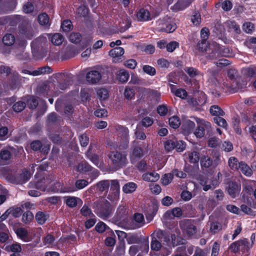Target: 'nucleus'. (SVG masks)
<instances>
[{"instance_id": "obj_1", "label": "nucleus", "mask_w": 256, "mask_h": 256, "mask_svg": "<svg viewBox=\"0 0 256 256\" xmlns=\"http://www.w3.org/2000/svg\"><path fill=\"white\" fill-rule=\"evenodd\" d=\"M60 183H55L54 182H50L48 179H42L40 181H38L35 184V187L36 189L42 191L48 192H72L76 190L74 187H64L60 188Z\"/></svg>"}, {"instance_id": "obj_2", "label": "nucleus", "mask_w": 256, "mask_h": 256, "mask_svg": "<svg viewBox=\"0 0 256 256\" xmlns=\"http://www.w3.org/2000/svg\"><path fill=\"white\" fill-rule=\"evenodd\" d=\"M109 158L114 166L117 169L126 166L128 162L126 155L117 151L111 152Z\"/></svg>"}, {"instance_id": "obj_3", "label": "nucleus", "mask_w": 256, "mask_h": 256, "mask_svg": "<svg viewBox=\"0 0 256 256\" xmlns=\"http://www.w3.org/2000/svg\"><path fill=\"white\" fill-rule=\"evenodd\" d=\"M193 118L197 123V128L194 132V134L196 138H202L204 137L205 131H207L208 132H212V127L210 122L198 118L194 117Z\"/></svg>"}, {"instance_id": "obj_4", "label": "nucleus", "mask_w": 256, "mask_h": 256, "mask_svg": "<svg viewBox=\"0 0 256 256\" xmlns=\"http://www.w3.org/2000/svg\"><path fill=\"white\" fill-rule=\"evenodd\" d=\"M116 130L118 134L122 138V141L118 146V148L120 150L126 149L128 146L129 144L128 130L122 126H118Z\"/></svg>"}, {"instance_id": "obj_5", "label": "nucleus", "mask_w": 256, "mask_h": 256, "mask_svg": "<svg viewBox=\"0 0 256 256\" xmlns=\"http://www.w3.org/2000/svg\"><path fill=\"white\" fill-rule=\"evenodd\" d=\"M157 29L159 32H172L176 28V24L170 18L165 20H160L158 22Z\"/></svg>"}, {"instance_id": "obj_6", "label": "nucleus", "mask_w": 256, "mask_h": 256, "mask_svg": "<svg viewBox=\"0 0 256 256\" xmlns=\"http://www.w3.org/2000/svg\"><path fill=\"white\" fill-rule=\"evenodd\" d=\"M198 180L200 184L202 186L203 190L204 191L214 188L219 184L216 180L210 181L209 178L206 176H200Z\"/></svg>"}, {"instance_id": "obj_7", "label": "nucleus", "mask_w": 256, "mask_h": 256, "mask_svg": "<svg viewBox=\"0 0 256 256\" xmlns=\"http://www.w3.org/2000/svg\"><path fill=\"white\" fill-rule=\"evenodd\" d=\"M180 227L188 236H194L196 232V228L190 220H186L182 222L180 224Z\"/></svg>"}, {"instance_id": "obj_8", "label": "nucleus", "mask_w": 256, "mask_h": 256, "mask_svg": "<svg viewBox=\"0 0 256 256\" xmlns=\"http://www.w3.org/2000/svg\"><path fill=\"white\" fill-rule=\"evenodd\" d=\"M193 0H178V2L172 6L171 9L174 12L182 10L188 6ZM174 0H166L168 5L172 3Z\"/></svg>"}, {"instance_id": "obj_9", "label": "nucleus", "mask_w": 256, "mask_h": 256, "mask_svg": "<svg viewBox=\"0 0 256 256\" xmlns=\"http://www.w3.org/2000/svg\"><path fill=\"white\" fill-rule=\"evenodd\" d=\"M155 16L151 14L148 10L141 8L137 12L136 17L138 21L145 22L151 20Z\"/></svg>"}, {"instance_id": "obj_10", "label": "nucleus", "mask_w": 256, "mask_h": 256, "mask_svg": "<svg viewBox=\"0 0 256 256\" xmlns=\"http://www.w3.org/2000/svg\"><path fill=\"white\" fill-rule=\"evenodd\" d=\"M124 52V49L122 47H116L110 50L109 54L113 58V62H118L120 60V58Z\"/></svg>"}, {"instance_id": "obj_11", "label": "nucleus", "mask_w": 256, "mask_h": 256, "mask_svg": "<svg viewBox=\"0 0 256 256\" xmlns=\"http://www.w3.org/2000/svg\"><path fill=\"white\" fill-rule=\"evenodd\" d=\"M101 77V74L98 71L92 70L86 74V79L88 82L94 84L98 82Z\"/></svg>"}, {"instance_id": "obj_12", "label": "nucleus", "mask_w": 256, "mask_h": 256, "mask_svg": "<svg viewBox=\"0 0 256 256\" xmlns=\"http://www.w3.org/2000/svg\"><path fill=\"white\" fill-rule=\"evenodd\" d=\"M240 190V185L234 182H230L228 184V192L231 197L236 198L239 194Z\"/></svg>"}, {"instance_id": "obj_13", "label": "nucleus", "mask_w": 256, "mask_h": 256, "mask_svg": "<svg viewBox=\"0 0 256 256\" xmlns=\"http://www.w3.org/2000/svg\"><path fill=\"white\" fill-rule=\"evenodd\" d=\"M182 212L180 208H176L172 210H168L166 212L163 216V218L165 220L172 219L174 217L179 218L182 216Z\"/></svg>"}, {"instance_id": "obj_14", "label": "nucleus", "mask_w": 256, "mask_h": 256, "mask_svg": "<svg viewBox=\"0 0 256 256\" xmlns=\"http://www.w3.org/2000/svg\"><path fill=\"white\" fill-rule=\"evenodd\" d=\"M195 124L194 122L190 120H186L182 124V128L184 133L185 134L192 132L195 128Z\"/></svg>"}, {"instance_id": "obj_15", "label": "nucleus", "mask_w": 256, "mask_h": 256, "mask_svg": "<svg viewBox=\"0 0 256 256\" xmlns=\"http://www.w3.org/2000/svg\"><path fill=\"white\" fill-rule=\"evenodd\" d=\"M143 156V150L140 147L134 148L130 154V158L132 163L136 162Z\"/></svg>"}, {"instance_id": "obj_16", "label": "nucleus", "mask_w": 256, "mask_h": 256, "mask_svg": "<svg viewBox=\"0 0 256 256\" xmlns=\"http://www.w3.org/2000/svg\"><path fill=\"white\" fill-rule=\"evenodd\" d=\"M133 222L134 224V228L142 226L145 223L143 214L140 213L135 214L133 216Z\"/></svg>"}, {"instance_id": "obj_17", "label": "nucleus", "mask_w": 256, "mask_h": 256, "mask_svg": "<svg viewBox=\"0 0 256 256\" xmlns=\"http://www.w3.org/2000/svg\"><path fill=\"white\" fill-rule=\"evenodd\" d=\"M16 232L17 236L23 241L28 242L31 240L32 238L29 236L28 231L24 228H18Z\"/></svg>"}, {"instance_id": "obj_18", "label": "nucleus", "mask_w": 256, "mask_h": 256, "mask_svg": "<svg viewBox=\"0 0 256 256\" xmlns=\"http://www.w3.org/2000/svg\"><path fill=\"white\" fill-rule=\"evenodd\" d=\"M160 178V174L154 172L145 173L142 175L143 180L146 182H156L159 180Z\"/></svg>"}, {"instance_id": "obj_19", "label": "nucleus", "mask_w": 256, "mask_h": 256, "mask_svg": "<svg viewBox=\"0 0 256 256\" xmlns=\"http://www.w3.org/2000/svg\"><path fill=\"white\" fill-rule=\"evenodd\" d=\"M170 90L172 93L180 98L184 99L187 96L186 92L182 88L178 89L175 86L172 84L170 85Z\"/></svg>"}, {"instance_id": "obj_20", "label": "nucleus", "mask_w": 256, "mask_h": 256, "mask_svg": "<svg viewBox=\"0 0 256 256\" xmlns=\"http://www.w3.org/2000/svg\"><path fill=\"white\" fill-rule=\"evenodd\" d=\"M48 38L50 39L54 45H60L64 41V38L60 34H55L52 36L50 34H48Z\"/></svg>"}, {"instance_id": "obj_21", "label": "nucleus", "mask_w": 256, "mask_h": 256, "mask_svg": "<svg viewBox=\"0 0 256 256\" xmlns=\"http://www.w3.org/2000/svg\"><path fill=\"white\" fill-rule=\"evenodd\" d=\"M130 77L128 72L124 70H120L116 74L118 80L121 82H126Z\"/></svg>"}, {"instance_id": "obj_22", "label": "nucleus", "mask_w": 256, "mask_h": 256, "mask_svg": "<svg viewBox=\"0 0 256 256\" xmlns=\"http://www.w3.org/2000/svg\"><path fill=\"white\" fill-rule=\"evenodd\" d=\"M65 198L66 204L70 208L75 207L79 202H81L80 199L75 196H68Z\"/></svg>"}, {"instance_id": "obj_23", "label": "nucleus", "mask_w": 256, "mask_h": 256, "mask_svg": "<svg viewBox=\"0 0 256 256\" xmlns=\"http://www.w3.org/2000/svg\"><path fill=\"white\" fill-rule=\"evenodd\" d=\"M224 228L223 226L218 222H212L210 224V231L212 234L218 233Z\"/></svg>"}, {"instance_id": "obj_24", "label": "nucleus", "mask_w": 256, "mask_h": 256, "mask_svg": "<svg viewBox=\"0 0 256 256\" xmlns=\"http://www.w3.org/2000/svg\"><path fill=\"white\" fill-rule=\"evenodd\" d=\"M184 70L191 78L196 76L202 77V74L198 70L192 67H186Z\"/></svg>"}, {"instance_id": "obj_25", "label": "nucleus", "mask_w": 256, "mask_h": 256, "mask_svg": "<svg viewBox=\"0 0 256 256\" xmlns=\"http://www.w3.org/2000/svg\"><path fill=\"white\" fill-rule=\"evenodd\" d=\"M38 22L41 26L49 27L50 24L49 22V18L47 14L44 13L38 16Z\"/></svg>"}, {"instance_id": "obj_26", "label": "nucleus", "mask_w": 256, "mask_h": 256, "mask_svg": "<svg viewBox=\"0 0 256 256\" xmlns=\"http://www.w3.org/2000/svg\"><path fill=\"white\" fill-rule=\"evenodd\" d=\"M137 186L134 182H129L124 185L122 190L126 194H130L134 192Z\"/></svg>"}, {"instance_id": "obj_27", "label": "nucleus", "mask_w": 256, "mask_h": 256, "mask_svg": "<svg viewBox=\"0 0 256 256\" xmlns=\"http://www.w3.org/2000/svg\"><path fill=\"white\" fill-rule=\"evenodd\" d=\"M52 72L50 68L48 66L41 67L38 68L37 70L32 71V72L30 73L31 75L34 76H36L44 74H50Z\"/></svg>"}, {"instance_id": "obj_28", "label": "nucleus", "mask_w": 256, "mask_h": 256, "mask_svg": "<svg viewBox=\"0 0 256 256\" xmlns=\"http://www.w3.org/2000/svg\"><path fill=\"white\" fill-rule=\"evenodd\" d=\"M239 168L242 172L246 176H250L252 174V171L250 167L244 162H242L238 163Z\"/></svg>"}, {"instance_id": "obj_29", "label": "nucleus", "mask_w": 256, "mask_h": 256, "mask_svg": "<svg viewBox=\"0 0 256 256\" xmlns=\"http://www.w3.org/2000/svg\"><path fill=\"white\" fill-rule=\"evenodd\" d=\"M256 187V182L252 181L250 182L244 188V194L243 195L244 198H245V197L248 196V194H250L253 190L254 188Z\"/></svg>"}, {"instance_id": "obj_30", "label": "nucleus", "mask_w": 256, "mask_h": 256, "mask_svg": "<svg viewBox=\"0 0 256 256\" xmlns=\"http://www.w3.org/2000/svg\"><path fill=\"white\" fill-rule=\"evenodd\" d=\"M238 159L234 156H231L228 160V166L233 170H238L239 166Z\"/></svg>"}, {"instance_id": "obj_31", "label": "nucleus", "mask_w": 256, "mask_h": 256, "mask_svg": "<svg viewBox=\"0 0 256 256\" xmlns=\"http://www.w3.org/2000/svg\"><path fill=\"white\" fill-rule=\"evenodd\" d=\"M110 188L115 191L114 199H118L119 196L120 185L117 180H114L110 181Z\"/></svg>"}, {"instance_id": "obj_32", "label": "nucleus", "mask_w": 256, "mask_h": 256, "mask_svg": "<svg viewBox=\"0 0 256 256\" xmlns=\"http://www.w3.org/2000/svg\"><path fill=\"white\" fill-rule=\"evenodd\" d=\"M88 158L96 166L101 168L102 166V162L100 160L98 156L93 154H90L88 152L87 153Z\"/></svg>"}, {"instance_id": "obj_33", "label": "nucleus", "mask_w": 256, "mask_h": 256, "mask_svg": "<svg viewBox=\"0 0 256 256\" xmlns=\"http://www.w3.org/2000/svg\"><path fill=\"white\" fill-rule=\"evenodd\" d=\"M210 112L212 115L217 116H222L224 114V112L218 106H212L210 108Z\"/></svg>"}, {"instance_id": "obj_34", "label": "nucleus", "mask_w": 256, "mask_h": 256, "mask_svg": "<svg viewBox=\"0 0 256 256\" xmlns=\"http://www.w3.org/2000/svg\"><path fill=\"white\" fill-rule=\"evenodd\" d=\"M134 90L133 88L130 86L126 87L124 92V96L126 99L128 100H132L134 97Z\"/></svg>"}, {"instance_id": "obj_35", "label": "nucleus", "mask_w": 256, "mask_h": 256, "mask_svg": "<svg viewBox=\"0 0 256 256\" xmlns=\"http://www.w3.org/2000/svg\"><path fill=\"white\" fill-rule=\"evenodd\" d=\"M174 175L171 173L164 174L161 178L162 183L164 186H167L172 181Z\"/></svg>"}, {"instance_id": "obj_36", "label": "nucleus", "mask_w": 256, "mask_h": 256, "mask_svg": "<svg viewBox=\"0 0 256 256\" xmlns=\"http://www.w3.org/2000/svg\"><path fill=\"white\" fill-rule=\"evenodd\" d=\"M170 126L174 128H178L180 124V121L177 116H173L169 119Z\"/></svg>"}, {"instance_id": "obj_37", "label": "nucleus", "mask_w": 256, "mask_h": 256, "mask_svg": "<svg viewBox=\"0 0 256 256\" xmlns=\"http://www.w3.org/2000/svg\"><path fill=\"white\" fill-rule=\"evenodd\" d=\"M15 41L14 36L11 34H6L3 38V42L5 45L12 46Z\"/></svg>"}, {"instance_id": "obj_38", "label": "nucleus", "mask_w": 256, "mask_h": 256, "mask_svg": "<svg viewBox=\"0 0 256 256\" xmlns=\"http://www.w3.org/2000/svg\"><path fill=\"white\" fill-rule=\"evenodd\" d=\"M97 95L100 100H104L108 97V93L107 90L105 88H100L97 91Z\"/></svg>"}, {"instance_id": "obj_39", "label": "nucleus", "mask_w": 256, "mask_h": 256, "mask_svg": "<svg viewBox=\"0 0 256 256\" xmlns=\"http://www.w3.org/2000/svg\"><path fill=\"white\" fill-rule=\"evenodd\" d=\"M188 158L191 163L196 164L200 160V154L197 152H193L188 154Z\"/></svg>"}, {"instance_id": "obj_40", "label": "nucleus", "mask_w": 256, "mask_h": 256, "mask_svg": "<svg viewBox=\"0 0 256 256\" xmlns=\"http://www.w3.org/2000/svg\"><path fill=\"white\" fill-rule=\"evenodd\" d=\"M214 120L218 126L224 128H227V122L224 118L220 116H216L214 118Z\"/></svg>"}, {"instance_id": "obj_41", "label": "nucleus", "mask_w": 256, "mask_h": 256, "mask_svg": "<svg viewBox=\"0 0 256 256\" xmlns=\"http://www.w3.org/2000/svg\"><path fill=\"white\" fill-rule=\"evenodd\" d=\"M12 154L9 150L6 149L2 150L0 152V158L3 161L9 160Z\"/></svg>"}, {"instance_id": "obj_42", "label": "nucleus", "mask_w": 256, "mask_h": 256, "mask_svg": "<svg viewBox=\"0 0 256 256\" xmlns=\"http://www.w3.org/2000/svg\"><path fill=\"white\" fill-rule=\"evenodd\" d=\"M142 70L144 72L150 76H154L156 74V69L149 65H144L142 66Z\"/></svg>"}, {"instance_id": "obj_43", "label": "nucleus", "mask_w": 256, "mask_h": 256, "mask_svg": "<svg viewBox=\"0 0 256 256\" xmlns=\"http://www.w3.org/2000/svg\"><path fill=\"white\" fill-rule=\"evenodd\" d=\"M34 219V214L30 211H27L24 212L22 216V220L24 222L27 224L31 222Z\"/></svg>"}, {"instance_id": "obj_44", "label": "nucleus", "mask_w": 256, "mask_h": 256, "mask_svg": "<svg viewBox=\"0 0 256 256\" xmlns=\"http://www.w3.org/2000/svg\"><path fill=\"white\" fill-rule=\"evenodd\" d=\"M36 219L38 224H42L46 222L47 216L43 212H39L36 215Z\"/></svg>"}, {"instance_id": "obj_45", "label": "nucleus", "mask_w": 256, "mask_h": 256, "mask_svg": "<svg viewBox=\"0 0 256 256\" xmlns=\"http://www.w3.org/2000/svg\"><path fill=\"white\" fill-rule=\"evenodd\" d=\"M70 40L73 43H78L81 41V35L76 32H74L70 34L69 36Z\"/></svg>"}, {"instance_id": "obj_46", "label": "nucleus", "mask_w": 256, "mask_h": 256, "mask_svg": "<svg viewBox=\"0 0 256 256\" xmlns=\"http://www.w3.org/2000/svg\"><path fill=\"white\" fill-rule=\"evenodd\" d=\"M223 50L224 48H220L219 46H216L215 50L212 52V54L210 56V58L213 59L214 58H216L220 54L222 56H226V54L224 52L221 53L220 51Z\"/></svg>"}, {"instance_id": "obj_47", "label": "nucleus", "mask_w": 256, "mask_h": 256, "mask_svg": "<svg viewBox=\"0 0 256 256\" xmlns=\"http://www.w3.org/2000/svg\"><path fill=\"white\" fill-rule=\"evenodd\" d=\"M212 164V160L208 156H204L201 158V165L205 168H208Z\"/></svg>"}, {"instance_id": "obj_48", "label": "nucleus", "mask_w": 256, "mask_h": 256, "mask_svg": "<svg viewBox=\"0 0 256 256\" xmlns=\"http://www.w3.org/2000/svg\"><path fill=\"white\" fill-rule=\"evenodd\" d=\"M30 176L31 174L30 172H28V170H24L20 175V180L19 181V182H26L30 178Z\"/></svg>"}, {"instance_id": "obj_49", "label": "nucleus", "mask_w": 256, "mask_h": 256, "mask_svg": "<svg viewBox=\"0 0 256 256\" xmlns=\"http://www.w3.org/2000/svg\"><path fill=\"white\" fill-rule=\"evenodd\" d=\"M25 107L26 104L22 101H19L14 104L13 109L16 112H20Z\"/></svg>"}, {"instance_id": "obj_50", "label": "nucleus", "mask_w": 256, "mask_h": 256, "mask_svg": "<svg viewBox=\"0 0 256 256\" xmlns=\"http://www.w3.org/2000/svg\"><path fill=\"white\" fill-rule=\"evenodd\" d=\"M220 248V243L218 242H215L212 244L211 256H218Z\"/></svg>"}, {"instance_id": "obj_51", "label": "nucleus", "mask_w": 256, "mask_h": 256, "mask_svg": "<svg viewBox=\"0 0 256 256\" xmlns=\"http://www.w3.org/2000/svg\"><path fill=\"white\" fill-rule=\"evenodd\" d=\"M242 28L246 33L250 34L254 30V26L250 22H246L243 24Z\"/></svg>"}, {"instance_id": "obj_52", "label": "nucleus", "mask_w": 256, "mask_h": 256, "mask_svg": "<svg viewBox=\"0 0 256 256\" xmlns=\"http://www.w3.org/2000/svg\"><path fill=\"white\" fill-rule=\"evenodd\" d=\"M124 65L128 68L134 70L136 66L137 62L136 60L130 59L125 61L124 63Z\"/></svg>"}, {"instance_id": "obj_53", "label": "nucleus", "mask_w": 256, "mask_h": 256, "mask_svg": "<svg viewBox=\"0 0 256 256\" xmlns=\"http://www.w3.org/2000/svg\"><path fill=\"white\" fill-rule=\"evenodd\" d=\"M34 9V6L30 2H27L23 6V12L26 14L32 12Z\"/></svg>"}, {"instance_id": "obj_54", "label": "nucleus", "mask_w": 256, "mask_h": 256, "mask_svg": "<svg viewBox=\"0 0 256 256\" xmlns=\"http://www.w3.org/2000/svg\"><path fill=\"white\" fill-rule=\"evenodd\" d=\"M78 14L80 16H86L88 13V9L84 6H80L77 10Z\"/></svg>"}, {"instance_id": "obj_55", "label": "nucleus", "mask_w": 256, "mask_h": 256, "mask_svg": "<svg viewBox=\"0 0 256 256\" xmlns=\"http://www.w3.org/2000/svg\"><path fill=\"white\" fill-rule=\"evenodd\" d=\"M81 214L84 216H94L92 212L90 209L86 205H84L82 208Z\"/></svg>"}, {"instance_id": "obj_56", "label": "nucleus", "mask_w": 256, "mask_h": 256, "mask_svg": "<svg viewBox=\"0 0 256 256\" xmlns=\"http://www.w3.org/2000/svg\"><path fill=\"white\" fill-rule=\"evenodd\" d=\"M54 240V237L50 234H48L44 238V245L47 246H50L52 245Z\"/></svg>"}, {"instance_id": "obj_57", "label": "nucleus", "mask_w": 256, "mask_h": 256, "mask_svg": "<svg viewBox=\"0 0 256 256\" xmlns=\"http://www.w3.org/2000/svg\"><path fill=\"white\" fill-rule=\"evenodd\" d=\"M208 48V42L205 40H201L197 44V48L200 52H204Z\"/></svg>"}, {"instance_id": "obj_58", "label": "nucleus", "mask_w": 256, "mask_h": 256, "mask_svg": "<svg viewBox=\"0 0 256 256\" xmlns=\"http://www.w3.org/2000/svg\"><path fill=\"white\" fill-rule=\"evenodd\" d=\"M72 22L69 20H65L62 24L61 27L64 32H68L72 28Z\"/></svg>"}, {"instance_id": "obj_59", "label": "nucleus", "mask_w": 256, "mask_h": 256, "mask_svg": "<svg viewBox=\"0 0 256 256\" xmlns=\"http://www.w3.org/2000/svg\"><path fill=\"white\" fill-rule=\"evenodd\" d=\"M130 83L132 84H141L142 80L137 75L132 74Z\"/></svg>"}, {"instance_id": "obj_60", "label": "nucleus", "mask_w": 256, "mask_h": 256, "mask_svg": "<svg viewBox=\"0 0 256 256\" xmlns=\"http://www.w3.org/2000/svg\"><path fill=\"white\" fill-rule=\"evenodd\" d=\"M97 186L100 190L104 191L108 188L110 182L108 180H102L99 182Z\"/></svg>"}, {"instance_id": "obj_61", "label": "nucleus", "mask_w": 256, "mask_h": 256, "mask_svg": "<svg viewBox=\"0 0 256 256\" xmlns=\"http://www.w3.org/2000/svg\"><path fill=\"white\" fill-rule=\"evenodd\" d=\"M10 250L14 253H18L22 250V247L20 244L18 243H14L9 246Z\"/></svg>"}, {"instance_id": "obj_62", "label": "nucleus", "mask_w": 256, "mask_h": 256, "mask_svg": "<svg viewBox=\"0 0 256 256\" xmlns=\"http://www.w3.org/2000/svg\"><path fill=\"white\" fill-rule=\"evenodd\" d=\"M8 129L6 127L0 128V140H4L8 138Z\"/></svg>"}, {"instance_id": "obj_63", "label": "nucleus", "mask_w": 256, "mask_h": 256, "mask_svg": "<svg viewBox=\"0 0 256 256\" xmlns=\"http://www.w3.org/2000/svg\"><path fill=\"white\" fill-rule=\"evenodd\" d=\"M178 43L176 42L173 41L170 42L166 45V50L168 52H172L178 46Z\"/></svg>"}, {"instance_id": "obj_64", "label": "nucleus", "mask_w": 256, "mask_h": 256, "mask_svg": "<svg viewBox=\"0 0 256 256\" xmlns=\"http://www.w3.org/2000/svg\"><path fill=\"white\" fill-rule=\"evenodd\" d=\"M222 148L226 152H229L233 149V146L230 142L226 141L222 143Z\"/></svg>"}]
</instances>
